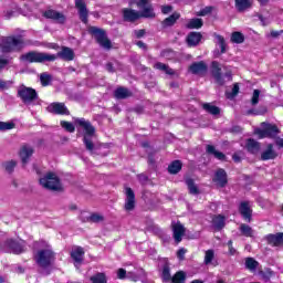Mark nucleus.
I'll return each mask as SVG.
<instances>
[{"mask_svg":"<svg viewBox=\"0 0 283 283\" xmlns=\"http://www.w3.org/2000/svg\"><path fill=\"white\" fill-rule=\"evenodd\" d=\"M216 258V252L213 250H207L205 253V264H211L213 262V259Z\"/></svg>","mask_w":283,"mask_h":283,"instance_id":"c03bdc74","label":"nucleus"},{"mask_svg":"<svg viewBox=\"0 0 283 283\" xmlns=\"http://www.w3.org/2000/svg\"><path fill=\"white\" fill-rule=\"evenodd\" d=\"M59 56H61V59H64V61H74V51L70 48H63L62 51L59 53Z\"/></svg>","mask_w":283,"mask_h":283,"instance_id":"bb28decb","label":"nucleus"},{"mask_svg":"<svg viewBox=\"0 0 283 283\" xmlns=\"http://www.w3.org/2000/svg\"><path fill=\"white\" fill-rule=\"evenodd\" d=\"M231 41L232 43H244V35L241 32H233Z\"/></svg>","mask_w":283,"mask_h":283,"instance_id":"a18cd8bd","label":"nucleus"},{"mask_svg":"<svg viewBox=\"0 0 283 283\" xmlns=\"http://www.w3.org/2000/svg\"><path fill=\"white\" fill-rule=\"evenodd\" d=\"M259 19L262 25H269V23H271V20H269V18H264V15H259Z\"/></svg>","mask_w":283,"mask_h":283,"instance_id":"13d9d810","label":"nucleus"},{"mask_svg":"<svg viewBox=\"0 0 283 283\" xmlns=\"http://www.w3.org/2000/svg\"><path fill=\"white\" fill-rule=\"evenodd\" d=\"M180 19V13H172L164 20V25H174Z\"/></svg>","mask_w":283,"mask_h":283,"instance_id":"a19ab883","label":"nucleus"},{"mask_svg":"<svg viewBox=\"0 0 283 283\" xmlns=\"http://www.w3.org/2000/svg\"><path fill=\"white\" fill-rule=\"evenodd\" d=\"M40 185L44 189H50L51 191H61V180L59 176L54 172H49L44 177L40 178Z\"/></svg>","mask_w":283,"mask_h":283,"instance_id":"39448f33","label":"nucleus"},{"mask_svg":"<svg viewBox=\"0 0 283 283\" xmlns=\"http://www.w3.org/2000/svg\"><path fill=\"white\" fill-rule=\"evenodd\" d=\"M52 81V75H50L49 73H42L40 75V82L43 85V87H48V85H50Z\"/></svg>","mask_w":283,"mask_h":283,"instance_id":"37998d69","label":"nucleus"},{"mask_svg":"<svg viewBox=\"0 0 283 283\" xmlns=\"http://www.w3.org/2000/svg\"><path fill=\"white\" fill-rule=\"evenodd\" d=\"M106 70L108 71V72H114V66H112V64H107L106 65Z\"/></svg>","mask_w":283,"mask_h":283,"instance_id":"69168bd1","label":"nucleus"},{"mask_svg":"<svg viewBox=\"0 0 283 283\" xmlns=\"http://www.w3.org/2000/svg\"><path fill=\"white\" fill-rule=\"evenodd\" d=\"M81 218L84 222H103V216L98 213L87 214V212H82Z\"/></svg>","mask_w":283,"mask_h":283,"instance_id":"b1692460","label":"nucleus"},{"mask_svg":"<svg viewBox=\"0 0 283 283\" xmlns=\"http://www.w3.org/2000/svg\"><path fill=\"white\" fill-rule=\"evenodd\" d=\"M163 14H169L171 12V6H165L161 8Z\"/></svg>","mask_w":283,"mask_h":283,"instance_id":"680f3d73","label":"nucleus"},{"mask_svg":"<svg viewBox=\"0 0 283 283\" xmlns=\"http://www.w3.org/2000/svg\"><path fill=\"white\" fill-rule=\"evenodd\" d=\"M2 251H10L11 253H15L19 255L25 251V241H14L12 239H8L2 245Z\"/></svg>","mask_w":283,"mask_h":283,"instance_id":"0eeeda50","label":"nucleus"},{"mask_svg":"<svg viewBox=\"0 0 283 283\" xmlns=\"http://www.w3.org/2000/svg\"><path fill=\"white\" fill-rule=\"evenodd\" d=\"M135 3L140 11H136L129 8L123 9L122 14L124 21L134 23V21H138V19H154L156 17V12H154V6L149 0H135Z\"/></svg>","mask_w":283,"mask_h":283,"instance_id":"f257e3e1","label":"nucleus"},{"mask_svg":"<svg viewBox=\"0 0 283 283\" xmlns=\"http://www.w3.org/2000/svg\"><path fill=\"white\" fill-rule=\"evenodd\" d=\"M85 256V251L83 248L76 247L71 251V258L74 260V266L78 269L83 264V258Z\"/></svg>","mask_w":283,"mask_h":283,"instance_id":"4468645a","label":"nucleus"},{"mask_svg":"<svg viewBox=\"0 0 283 283\" xmlns=\"http://www.w3.org/2000/svg\"><path fill=\"white\" fill-rule=\"evenodd\" d=\"M213 182H216L218 187H224V185H227V172L224 169H219L216 171Z\"/></svg>","mask_w":283,"mask_h":283,"instance_id":"aec40b11","label":"nucleus"},{"mask_svg":"<svg viewBox=\"0 0 283 283\" xmlns=\"http://www.w3.org/2000/svg\"><path fill=\"white\" fill-rule=\"evenodd\" d=\"M135 35L137 36V39L145 36V30L135 31Z\"/></svg>","mask_w":283,"mask_h":283,"instance_id":"e2e57ef3","label":"nucleus"},{"mask_svg":"<svg viewBox=\"0 0 283 283\" xmlns=\"http://www.w3.org/2000/svg\"><path fill=\"white\" fill-rule=\"evenodd\" d=\"M126 201H125V210L134 211V207H136V195L132 188L125 189Z\"/></svg>","mask_w":283,"mask_h":283,"instance_id":"f8f14e48","label":"nucleus"},{"mask_svg":"<svg viewBox=\"0 0 283 283\" xmlns=\"http://www.w3.org/2000/svg\"><path fill=\"white\" fill-rule=\"evenodd\" d=\"M180 169H182V163L180 160L172 161L168 167L169 174H178Z\"/></svg>","mask_w":283,"mask_h":283,"instance_id":"72a5a7b5","label":"nucleus"},{"mask_svg":"<svg viewBox=\"0 0 283 283\" xmlns=\"http://www.w3.org/2000/svg\"><path fill=\"white\" fill-rule=\"evenodd\" d=\"M185 280H187V274L184 271L177 272L170 283H185Z\"/></svg>","mask_w":283,"mask_h":283,"instance_id":"2f4dec72","label":"nucleus"},{"mask_svg":"<svg viewBox=\"0 0 283 283\" xmlns=\"http://www.w3.org/2000/svg\"><path fill=\"white\" fill-rule=\"evenodd\" d=\"M35 262L42 269L50 266L54 262V252L46 245V249L38 251Z\"/></svg>","mask_w":283,"mask_h":283,"instance_id":"423d86ee","label":"nucleus"},{"mask_svg":"<svg viewBox=\"0 0 283 283\" xmlns=\"http://www.w3.org/2000/svg\"><path fill=\"white\" fill-rule=\"evenodd\" d=\"M44 17L45 19H52V21H55V23H65L66 20L65 14L52 9L46 10L44 12Z\"/></svg>","mask_w":283,"mask_h":283,"instance_id":"dca6fc26","label":"nucleus"},{"mask_svg":"<svg viewBox=\"0 0 283 283\" xmlns=\"http://www.w3.org/2000/svg\"><path fill=\"white\" fill-rule=\"evenodd\" d=\"M222 69L220 67V63L212 62V75L219 85H224L226 81H232L230 73L222 75V73H220Z\"/></svg>","mask_w":283,"mask_h":283,"instance_id":"9b49d317","label":"nucleus"},{"mask_svg":"<svg viewBox=\"0 0 283 283\" xmlns=\"http://www.w3.org/2000/svg\"><path fill=\"white\" fill-rule=\"evenodd\" d=\"M240 231L243 235H245V238H253V229L247 224H241L240 226Z\"/></svg>","mask_w":283,"mask_h":283,"instance_id":"58836bf2","label":"nucleus"},{"mask_svg":"<svg viewBox=\"0 0 283 283\" xmlns=\"http://www.w3.org/2000/svg\"><path fill=\"white\" fill-rule=\"evenodd\" d=\"M261 125L262 129L259 128L255 130V134L259 136V138L273 137L277 135V126L266 123H262Z\"/></svg>","mask_w":283,"mask_h":283,"instance_id":"9d476101","label":"nucleus"},{"mask_svg":"<svg viewBox=\"0 0 283 283\" xmlns=\"http://www.w3.org/2000/svg\"><path fill=\"white\" fill-rule=\"evenodd\" d=\"M161 277L164 282L171 283V273L169 272V264L165 263L163 271H161Z\"/></svg>","mask_w":283,"mask_h":283,"instance_id":"f704fd0d","label":"nucleus"},{"mask_svg":"<svg viewBox=\"0 0 283 283\" xmlns=\"http://www.w3.org/2000/svg\"><path fill=\"white\" fill-rule=\"evenodd\" d=\"M75 125H78L84 130V145L88 151H94V143L92 142V136H94V132L96 129L92 126L90 120H85V118L75 119Z\"/></svg>","mask_w":283,"mask_h":283,"instance_id":"7ed1b4c3","label":"nucleus"},{"mask_svg":"<svg viewBox=\"0 0 283 283\" xmlns=\"http://www.w3.org/2000/svg\"><path fill=\"white\" fill-rule=\"evenodd\" d=\"M185 253H187L185 248L179 249L177 252V258H179V260H185Z\"/></svg>","mask_w":283,"mask_h":283,"instance_id":"4d7b16f0","label":"nucleus"},{"mask_svg":"<svg viewBox=\"0 0 283 283\" xmlns=\"http://www.w3.org/2000/svg\"><path fill=\"white\" fill-rule=\"evenodd\" d=\"M268 242L269 244H272L273 247H281L283 244V233H276V234H269L268 235Z\"/></svg>","mask_w":283,"mask_h":283,"instance_id":"5701e85b","label":"nucleus"},{"mask_svg":"<svg viewBox=\"0 0 283 283\" xmlns=\"http://www.w3.org/2000/svg\"><path fill=\"white\" fill-rule=\"evenodd\" d=\"M92 283H107V276L105 273H97L91 277Z\"/></svg>","mask_w":283,"mask_h":283,"instance_id":"4c0bfd02","label":"nucleus"},{"mask_svg":"<svg viewBox=\"0 0 283 283\" xmlns=\"http://www.w3.org/2000/svg\"><path fill=\"white\" fill-rule=\"evenodd\" d=\"M90 31L91 34L95 36L97 43H99L102 48H105V50H109V48H112V42L109 41V39H107V34H105V31L96 27H92Z\"/></svg>","mask_w":283,"mask_h":283,"instance_id":"6e6552de","label":"nucleus"},{"mask_svg":"<svg viewBox=\"0 0 283 283\" xmlns=\"http://www.w3.org/2000/svg\"><path fill=\"white\" fill-rule=\"evenodd\" d=\"M186 185L190 191V193H192V196H197L198 191V186L196 184H193V179L188 178L186 179Z\"/></svg>","mask_w":283,"mask_h":283,"instance_id":"e433bc0d","label":"nucleus"},{"mask_svg":"<svg viewBox=\"0 0 283 283\" xmlns=\"http://www.w3.org/2000/svg\"><path fill=\"white\" fill-rule=\"evenodd\" d=\"M172 235L177 244L182 242V235H185V226L180 222H172Z\"/></svg>","mask_w":283,"mask_h":283,"instance_id":"2eb2a0df","label":"nucleus"},{"mask_svg":"<svg viewBox=\"0 0 283 283\" xmlns=\"http://www.w3.org/2000/svg\"><path fill=\"white\" fill-rule=\"evenodd\" d=\"M203 109H206V112H209V114H213L214 116L220 114V108L211 104H203Z\"/></svg>","mask_w":283,"mask_h":283,"instance_id":"49530a36","label":"nucleus"},{"mask_svg":"<svg viewBox=\"0 0 283 283\" xmlns=\"http://www.w3.org/2000/svg\"><path fill=\"white\" fill-rule=\"evenodd\" d=\"M75 8L78 10L80 19L83 23H87V7H85V0H75Z\"/></svg>","mask_w":283,"mask_h":283,"instance_id":"f3484780","label":"nucleus"},{"mask_svg":"<svg viewBox=\"0 0 283 283\" xmlns=\"http://www.w3.org/2000/svg\"><path fill=\"white\" fill-rule=\"evenodd\" d=\"M8 63H10V61H8V59L0 57V70H3V67H6L8 65Z\"/></svg>","mask_w":283,"mask_h":283,"instance_id":"bf43d9fd","label":"nucleus"},{"mask_svg":"<svg viewBox=\"0 0 283 283\" xmlns=\"http://www.w3.org/2000/svg\"><path fill=\"white\" fill-rule=\"evenodd\" d=\"M10 129H14L13 122H0V132H8Z\"/></svg>","mask_w":283,"mask_h":283,"instance_id":"de8ad7c7","label":"nucleus"},{"mask_svg":"<svg viewBox=\"0 0 283 283\" xmlns=\"http://www.w3.org/2000/svg\"><path fill=\"white\" fill-rule=\"evenodd\" d=\"M274 158H277V153L273 149V146L269 144L266 146V149H264L261 154V159L263 160H274Z\"/></svg>","mask_w":283,"mask_h":283,"instance_id":"412c9836","label":"nucleus"},{"mask_svg":"<svg viewBox=\"0 0 283 283\" xmlns=\"http://www.w3.org/2000/svg\"><path fill=\"white\" fill-rule=\"evenodd\" d=\"M25 46V42L23 41V36H8L0 38V51L1 52H14L17 50H21Z\"/></svg>","mask_w":283,"mask_h":283,"instance_id":"f03ea898","label":"nucleus"},{"mask_svg":"<svg viewBox=\"0 0 283 283\" xmlns=\"http://www.w3.org/2000/svg\"><path fill=\"white\" fill-rule=\"evenodd\" d=\"M115 96L117 98H127V96H130L129 90L125 87H119L115 91Z\"/></svg>","mask_w":283,"mask_h":283,"instance_id":"79ce46f5","label":"nucleus"},{"mask_svg":"<svg viewBox=\"0 0 283 283\" xmlns=\"http://www.w3.org/2000/svg\"><path fill=\"white\" fill-rule=\"evenodd\" d=\"M230 255H235V249H233V241L228 242Z\"/></svg>","mask_w":283,"mask_h":283,"instance_id":"052dcab7","label":"nucleus"},{"mask_svg":"<svg viewBox=\"0 0 283 283\" xmlns=\"http://www.w3.org/2000/svg\"><path fill=\"white\" fill-rule=\"evenodd\" d=\"M18 95L27 105H30L32 101H36V91L32 87L20 86L18 88Z\"/></svg>","mask_w":283,"mask_h":283,"instance_id":"1a4fd4ad","label":"nucleus"},{"mask_svg":"<svg viewBox=\"0 0 283 283\" xmlns=\"http://www.w3.org/2000/svg\"><path fill=\"white\" fill-rule=\"evenodd\" d=\"M239 211L241 216L244 218V220H248V222H251L252 210H251V203H249V201L241 202L239 207Z\"/></svg>","mask_w":283,"mask_h":283,"instance_id":"6ab92c4d","label":"nucleus"},{"mask_svg":"<svg viewBox=\"0 0 283 283\" xmlns=\"http://www.w3.org/2000/svg\"><path fill=\"white\" fill-rule=\"evenodd\" d=\"M211 10H213V8L206 7L205 9L197 12V17H207V14H211Z\"/></svg>","mask_w":283,"mask_h":283,"instance_id":"864d4df0","label":"nucleus"},{"mask_svg":"<svg viewBox=\"0 0 283 283\" xmlns=\"http://www.w3.org/2000/svg\"><path fill=\"white\" fill-rule=\"evenodd\" d=\"M20 61L27 63H52L56 61L55 54L41 53V52H29L20 56Z\"/></svg>","mask_w":283,"mask_h":283,"instance_id":"20e7f679","label":"nucleus"},{"mask_svg":"<svg viewBox=\"0 0 283 283\" xmlns=\"http://www.w3.org/2000/svg\"><path fill=\"white\" fill-rule=\"evenodd\" d=\"M202 25H203L202 19L193 18L188 21V23L186 24V28H188L189 30H200Z\"/></svg>","mask_w":283,"mask_h":283,"instance_id":"a878e982","label":"nucleus"},{"mask_svg":"<svg viewBox=\"0 0 283 283\" xmlns=\"http://www.w3.org/2000/svg\"><path fill=\"white\" fill-rule=\"evenodd\" d=\"M260 263H258V261H255L253 258H247L245 259V269H248L249 271H255L258 269Z\"/></svg>","mask_w":283,"mask_h":283,"instance_id":"c9c22d12","label":"nucleus"},{"mask_svg":"<svg viewBox=\"0 0 283 283\" xmlns=\"http://www.w3.org/2000/svg\"><path fill=\"white\" fill-rule=\"evenodd\" d=\"M61 127H63V129H65L66 132H70V134H73V132L75 130L74 124L70 123V122H61Z\"/></svg>","mask_w":283,"mask_h":283,"instance_id":"8fccbe9b","label":"nucleus"},{"mask_svg":"<svg viewBox=\"0 0 283 283\" xmlns=\"http://www.w3.org/2000/svg\"><path fill=\"white\" fill-rule=\"evenodd\" d=\"M202 41V34L199 32H190L187 36V43L190 48L198 45Z\"/></svg>","mask_w":283,"mask_h":283,"instance_id":"4be33fe9","label":"nucleus"},{"mask_svg":"<svg viewBox=\"0 0 283 283\" xmlns=\"http://www.w3.org/2000/svg\"><path fill=\"white\" fill-rule=\"evenodd\" d=\"M190 72H192V74H205V72H207V64H205V62L193 63L190 66Z\"/></svg>","mask_w":283,"mask_h":283,"instance_id":"393cba45","label":"nucleus"},{"mask_svg":"<svg viewBox=\"0 0 283 283\" xmlns=\"http://www.w3.org/2000/svg\"><path fill=\"white\" fill-rule=\"evenodd\" d=\"M212 226L214 227V229H218V230L223 229V227H224V217H222L220 214L213 217Z\"/></svg>","mask_w":283,"mask_h":283,"instance_id":"473e14b6","label":"nucleus"},{"mask_svg":"<svg viewBox=\"0 0 283 283\" xmlns=\"http://www.w3.org/2000/svg\"><path fill=\"white\" fill-rule=\"evenodd\" d=\"M20 158L23 165H28V160L32 157V154H34V149L32 147L24 145L20 149Z\"/></svg>","mask_w":283,"mask_h":283,"instance_id":"a211bd4d","label":"nucleus"},{"mask_svg":"<svg viewBox=\"0 0 283 283\" xmlns=\"http://www.w3.org/2000/svg\"><path fill=\"white\" fill-rule=\"evenodd\" d=\"M238 92H240V86L238 84H234L232 87V92L227 91L226 96L227 98H235V96H238Z\"/></svg>","mask_w":283,"mask_h":283,"instance_id":"09e8293b","label":"nucleus"},{"mask_svg":"<svg viewBox=\"0 0 283 283\" xmlns=\"http://www.w3.org/2000/svg\"><path fill=\"white\" fill-rule=\"evenodd\" d=\"M48 112L51 114L70 115V111L63 103H52L48 106Z\"/></svg>","mask_w":283,"mask_h":283,"instance_id":"ddd939ff","label":"nucleus"},{"mask_svg":"<svg viewBox=\"0 0 283 283\" xmlns=\"http://www.w3.org/2000/svg\"><path fill=\"white\" fill-rule=\"evenodd\" d=\"M137 45H138V48L145 49V43H143V41H138Z\"/></svg>","mask_w":283,"mask_h":283,"instance_id":"774afa93","label":"nucleus"},{"mask_svg":"<svg viewBox=\"0 0 283 283\" xmlns=\"http://www.w3.org/2000/svg\"><path fill=\"white\" fill-rule=\"evenodd\" d=\"M14 167H17V161L14 160L4 163V169L8 174H12V171H14Z\"/></svg>","mask_w":283,"mask_h":283,"instance_id":"3c124183","label":"nucleus"},{"mask_svg":"<svg viewBox=\"0 0 283 283\" xmlns=\"http://www.w3.org/2000/svg\"><path fill=\"white\" fill-rule=\"evenodd\" d=\"M251 103L252 105H258V103H260V90H254Z\"/></svg>","mask_w":283,"mask_h":283,"instance_id":"603ef678","label":"nucleus"},{"mask_svg":"<svg viewBox=\"0 0 283 283\" xmlns=\"http://www.w3.org/2000/svg\"><path fill=\"white\" fill-rule=\"evenodd\" d=\"M247 149L251 154H258V151H260V143L255 142L254 139H248Z\"/></svg>","mask_w":283,"mask_h":283,"instance_id":"cd10ccee","label":"nucleus"},{"mask_svg":"<svg viewBox=\"0 0 283 283\" xmlns=\"http://www.w3.org/2000/svg\"><path fill=\"white\" fill-rule=\"evenodd\" d=\"M276 145H279V147H283V139L282 138L277 139Z\"/></svg>","mask_w":283,"mask_h":283,"instance_id":"338daca9","label":"nucleus"},{"mask_svg":"<svg viewBox=\"0 0 283 283\" xmlns=\"http://www.w3.org/2000/svg\"><path fill=\"white\" fill-rule=\"evenodd\" d=\"M117 277L118 280H125L127 279V270L120 268L117 270Z\"/></svg>","mask_w":283,"mask_h":283,"instance_id":"5fc2aeb1","label":"nucleus"},{"mask_svg":"<svg viewBox=\"0 0 283 283\" xmlns=\"http://www.w3.org/2000/svg\"><path fill=\"white\" fill-rule=\"evenodd\" d=\"M251 3H253V0H235V7L239 12L247 10V8H251Z\"/></svg>","mask_w":283,"mask_h":283,"instance_id":"c85d7f7f","label":"nucleus"},{"mask_svg":"<svg viewBox=\"0 0 283 283\" xmlns=\"http://www.w3.org/2000/svg\"><path fill=\"white\" fill-rule=\"evenodd\" d=\"M207 153L211 156H214V158H217L218 160H224L226 158L224 154L216 150V147H213L212 145L207 146Z\"/></svg>","mask_w":283,"mask_h":283,"instance_id":"c756f323","label":"nucleus"},{"mask_svg":"<svg viewBox=\"0 0 283 283\" xmlns=\"http://www.w3.org/2000/svg\"><path fill=\"white\" fill-rule=\"evenodd\" d=\"M155 67H156V70H161V72H165L166 74H169L170 76L174 75V73H175L174 69H169L167 66V64H164V63H160V62H157L155 64Z\"/></svg>","mask_w":283,"mask_h":283,"instance_id":"ea45409f","label":"nucleus"},{"mask_svg":"<svg viewBox=\"0 0 283 283\" xmlns=\"http://www.w3.org/2000/svg\"><path fill=\"white\" fill-rule=\"evenodd\" d=\"M214 43L219 45L221 54H224V52H227V42L224 41V38L222 35L214 34Z\"/></svg>","mask_w":283,"mask_h":283,"instance_id":"7c9ffc66","label":"nucleus"},{"mask_svg":"<svg viewBox=\"0 0 283 283\" xmlns=\"http://www.w3.org/2000/svg\"><path fill=\"white\" fill-rule=\"evenodd\" d=\"M126 277L133 280V282H138V274L136 272H127Z\"/></svg>","mask_w":283,"mask_h":283,"instance_id":"6e6d98bb","label":"nucleus"},{"mask_svg":"<svg viewBox=\"0 0 283 283\" xmlns=\"http://www.w3.org/2000/svg\"><path fill=\"white\" fill-rule=\"evenodd\" d=\"M232 159L234 160V163H240V160H242V157H240L239 154H234V155L232 156Z\"/></svg>","mask_w":283,"mask_h":283,"instance_id":"0e129e2a","label":"nucleus"}]
</instances>
